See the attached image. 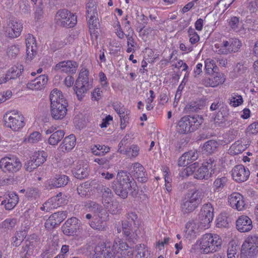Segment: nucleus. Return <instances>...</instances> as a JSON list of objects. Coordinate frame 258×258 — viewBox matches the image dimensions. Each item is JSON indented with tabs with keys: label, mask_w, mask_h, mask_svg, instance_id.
Listing matches in <instances>:
<instances>
[{
	"label": "nucleus",
	"mask_w": 258,
	"mask_h": 258,
	"mask_svg": "<svg viewBox=\"0 0 258 258\" xmlns=\"http://www.w3.org/2000/svg\"><path fill=\"white\" fill-rule=\"evenodd\" d=\"M78 67V63L76 61L69 60L62 61L57 63L55 66V70L56 71H60L66 73L73 74L76 73Z\"/></svg>",
	"instance_id": "obj_23"
},
{
	"label": "nucleus",
	"mask_w": 258,
	"mask_h": 258,
	"mask_svg": "<svg viewBox=\"0 0 258 258\" xmlns=\"http://www.w3.org/2000/svg\"><path fill=\"white\" fill-rule=\"evenodd\" d=\"M228 202L232 208L238 211L242 210L245 205L243 196L238 192L232 193L228 198Z\"/></svg>",
	"instance_id": "obj_27"
},
{
	"label": "nucleus",
	"mask_w": 258,
	"mask_h": 258,
	"mask_svg": "<svg viewBox=\"0 0 258 258\" xmlns=\"http://www.w3.org/2000/svg\"><path fill=\"white\" fill-rule=\"evenodd\" d=\"M127 220L124 222H128L131 223L133 226H138L139 225V220L137 215L135 212H130L126 214Z\"/></svg>",
	"instance_id": "obj_52"
},
{
	"label": "nucleus",
	"mask_w": 258,
	"mask_h": 258,
	"mask_svg": "<svg viewBox=\"0 0 258 258\" xmlns=\"http://www.w3.org/2000/svg\"><path fill=\"white\" fill-rule=\"evenodd\" d=\"M19 52V48L18 46L13 45L9 46L7 49V54L9 57H15Z\"/></svg>",
	"instance_id": "obj_61"
},
{
	"label": "nucleus",
	"mask_w": 258,
	"mask_h": 258,
	"mask_svg": "<svg viewBox=\"0 0 258 258\" xmlns=\"http://www.w3.org/2000/svg\"><path fill=\"white\" fill-rule=\"evenodd\" d=\"M48 81V77L45 75H40L34 80L28 82L27 87L31 90H41L44 88Z\"/></svg>",
	"instance_id": "obj_28"
},
{
	"label": "nucleus",
	"mask_w": 258,
	"mask_h": 258,
	"mask_svg": "<svg viewBox=\"0 0 258 258\" xmlns=\"http://www.w3.org/2000/svg\"><path fill=\"white\" fill-rule=\"evenodd\" d=\"M89 172L88 164L84 161H79L74 168L73 173L78 179H83L88 176Z\"/></svg>",
	"instance_id": "obj_26"
},
{
	"label": "nucleus",
	"mask_w": 258,
	"mask_h": 258,
	"mask_svg": "<svg viewBox=\"0 0 258 258\" xmlns=\"http://www.w3.org/2000/svg\"><path fill=\"white\" fill-rule=\"evenodd\" d=\"M236 227L240 232H248L252 229V220L247 216H240L236 221Z\"/></svg>",
	"instance_id": "obj_22"
},
{
	"label": "nucleus",
	"mask_w": 258,
	"mask_h": 258,
	"mask_svg": "<svg viewBox=\"0 0 258 258\" xmlns=\"http://www.w3.org/2000/svg\"><path fill=\"white\" fill-rule=\"evenodd\" d=\"M247 71V68L240 63H238L233 70L234 77L241 76L245 74Z\"/></svg>",
	"instance_id": "obj_54"
},
{
	"label": "nucleus",
	"mask_w": 258,
	"mask_h": 258,
	"mask_svg": "<svg viewBox=\"0 0 258 258\" xmlns=\"http://www.w3.org/2000/svg\"><path fill=\"white\" fill-rule=\"evenodd\" d=\"M135 172L134 176L138 179V180L145 182L147 181L146 173L144 167L139 163H135L133 164V170Z\"/></svg>",
	"instance_id": "obj_33"
},
{
	"label": "nucleus",
	"mask_w": 258,
	"mask_h": 258,
	"mask_svg": "<svg viewBox=\"0 0 258 258\" xmlns=\"http://www.w3.org/2000/svg\"><path fill=\"white\" fill-rule=\"evenodd\" d=\"M91 185L90 183L86 181L82 184H81L77 187V191L79 195L81 197H86L90 195L91 191Z\"/></svg>",
	"instance_id": "obj_44"
},
{
	"label": "nucleus",
	"mask_w": 258,
	"mask_h": 258,
	"mask_svg": "<svg viewBox=\"0 0 258 258\" xmlns=\"http://www.w3.org/2000/svg\"><path fill=\"white\" fill-rule=\"evenodd\" d=\"M184 155H186V159L189 164L196 161L199 157L197 151L195 150H190L184 153Z\"/></svg>",
	"instance_id": "obj_58"
},
{
	"label": "nucleus",
	"mask_w": 258,
	"mask_h": 258,
	"mask_svg": "<svg viewBox=\"0 0 258 258\" xmlns=\"http://www.w3.org/2000/svg\"><path fill=\"white\" fill-rule=\"evenodd\" d=\"M215 51L220 54H227L231 52H237L241 46V43L237 38H230L223 40L215 44Z\"/></svg>",
	"instance_id": "obj_8"
},
{
	"label": "nucleus",
	"mask_w": 258,
	"mask_h": 258,
	"mask_svg": "<svg viewBox=\"0 0 258 258\" xmlns=\"http://www.w3.org/2000/svg\"><path fill=\"white\" fill-rule=\"evenodd\" d=\"M204 193L201 189H193L186 193L182 198L180 204L183 214L194 212L202 203Z\"/></svg>",
	"instance_id": "obj_3"
},
{
	"label": "nucleus",
	"mask_w": 258,
	"mask_h": 258,
	"mask_svg": "<svg viewBox=\"0 0 258 258\" xmlns=\"http://www.w3.org/2000/svg\"><path fill=\"white\" fill-rule=\"evenodd\" d=\"M88 76L89 71L87 70V69L83 68L81 70L79 73V77L76 81H80L86 84H89Z\"/></svg>",
	"instance_id": "obj_57"
},
{
	"label": "nucleus",
	"mask_w": 258,
	"mask_h": 258,
	"mask_svg": "<svg viewBox=\"0 0 258 258\" xmlns=\"http://www.w3.org/2000/svg\"><path fill=\"white\" fill-rule=\"evenodd\" d=\"M202 165L206 167L209 170V172H211L212 175L214 173V170L216 166V161L212 158H210L207 159L206 162H204Z\"/></svg>",
	"instance_id": "obj_55"
},
{
	"label": "nucleus",
	"mask_w": 258,
	"mask_h": 258,
	"mask_svg": "<svg viewBox=\"0 0 258 258\" xmlns=\"http://www.w3.org/2000/svg\"><path fill=\"white\" fill-rule=\"evenodd\" d=\"M122 228L123 237L128 243L131 244L138 240L140 234L138 226H133L128 222H122Z\"/></svg>",
	"instance_id": "obj_13"
},
{
	"label": "nucleus",
	"mask_w": 258,
	"mask_h": 258,
	"mask_svg": "<svg viewBox=\"0 0 258 258\" xmlns=\"http://www.w3.org/2000/svg\"><path fill=\"white\" fill-rule=\"evenodd\" d=\"M244 150V146L237 142L231 145L229 149V153L231 155H237L242 153Z\"/></svg>",
	"instance_id": "obj_51"
},
{
	"label": "nucleus",
	"mask_w": 258,
	"mask_h": 258,
	"mask_svg": "<svg viewBox=\"0 0 258 258\" xmlns=\"http://www.w3.org/2000/svg\"><path fill=\"white\" fill-rule=\"evenodd\" d=\"M76 144V137L72 134L64 138L59 148L63 152H68L73 149Z\"/></svg>",
	"instance_id": "obj_30"
},
{
	"label": "nucleus",
	"mask_w": 258,
	"mask_h": 258,
	"mask_svg": "<svg viewBox=\"0 0 258 258\" xmlns=\"http://www.w3.org/2000/svg\"><path fill=\"white\" fill-rule=\"evenodd\" d=\"M22 167L20 159L16 156H6L0 160V169L5 173L14 174Z\"/></svg>",
	"instance_id": "obj_9"
},
{
	"label": "nucleus",
	"mask_w": 258,
	"mask_h": 258,
	"mask_svg": "<svg viewBox=\"0 0 258 258\" xmlns=\"http://www.w3.org/2000/svg\"><path fill=\"white\" fill-rule=\"evenodd\" d=\"M258 255V236L249 235L241 246V258H255Z\"/></svg>",
	"instance_id": "obj_6"
},
{
	"label": "nucleus",
	"mask_w": 258,
	"mask_h": 258,
	"mask_svg": "<svg viewBox=\"0 0 258 258\" xmlns=\"http://www.w3.org/2000/svg\"><path fill=\"white\" fill-rule=\"evenodd\" d=\"M225 81L223 74L221 73H213L210 77H205L201 81V83L206 87H216L222 84Z\"/></svg>",
	"instance_id": "obj_20"
},
{
	"label": "nucleus",
	"mask_w": 258,
	"mask_h": 258,
	"mask_svg": "<svg viewBox=\"0 0 258 258\" xmlns=\"http://www.w3.org/2000/svg\"><path fill=\"white\" fill-rule=\"evenodd\" d=\"M222 240L217 234L211 233L203 235L200 241V248L205 253L218 251L221 247Z\"/></svg>",
	"instance_id": "obj_5"
},
{
	"label": "nucleus",
	"mask_w": 258,
	"mask_h": 258,
	"mask_svg": "<svg viewBox=\"0 0 258 258\" xmlns=\"http://www.w3.org/2000/svg\"><path fill=\"white\" fill-rule=\"evenodd\" d=\"M87 18L88 24L92 28L97 27L98 23V5L96 2L90 1L86 5Z\"/></svg>",
	"instance_id": "obj_17"
},
{
	"label": "nucleus",
	"mask_w": 258,
	"mask_h": 258,
	"mask_svg": "<svg viewBox=\"0 0 258 258\" xmlns=\"http://www.w3.org/2000/svg\"><path fill=\"white\" fill-rule=\"evenodd\" d=\"M218 143L214 140H209L206 142L203 146V149L208 154L214 153L217 149Z\"/></svg>",
	"instance_id": "obj_48"
},
{
	"label": "nucleus",
	"mask_w": 258,
	"mask_h": 258,
	"mask_svg": "<svg viewBox=\"0 0 258 258\" xmlns=\"http://www.w3.org/2000/svg\"><path fill=\"white\" fill-rule=\"evenodd\" d=\"M27 58L31 60L37 54V46L33 35L28 34L26 37Z\"/></svg>",
	"instance_id": "obj_25"
},
{
	"label": "nucleus",
	"mask_w": 258,
	"mask_h": 258,
	"mask_svg": "<svg viewBox=\"0 0 258 258\" xmlns=\"http://www.w3.org/2000/svg\"><path fill=\"white\" fill-rule=\"evenodd\" d=\"M89 88V84H86L80 81H76L74 89L78 99L80 100H81Z\"/></svg>",
	"instance_id": "obj_32"
},
{
	"label": "nucleus",
	"mask_w": 258,
	"mask_h": 258,
	"mask_svg": "<svg viewBox=\"0 0 258 258\" xmlns=\"http://www.w3.org/2000/svg\"><path fill=\"white\" fill-rule=\"evenodd\" d=\"M136 258H151L150 251L144 244L137 245Z\"/></svg>",
	"instance_id": "obj_39"
},
{
	"label": "nucleus",
	"mask_w": 258,
	"mask_h": 258,
	"mask_svg": "<svg viewBox=\"0 0 258 258\" xmlns=\"http://www.w3.org/2000/svg\"><path fill=\"white\" fill-rule=\"evenodd\" d=\"M100 190L102 192V204L104 206L108 207V204L113 197V192L109 188L104 186H102Z\"/></svg>",
	"instance_id": "obj_37"
},
{
	"label": "nucleus",
	"mask_w": 258,
	"mask_h": 258,
	"mask_svg": "<svg viewBox=\"0 0 258 258\" xmlns=\"http://www.w3.org/2000/svg\"><path fill=\"white\" fill-rule=\"evenodd\" d=\"M24 167L27 171L30 172L34 169H36L38 166L35 163V162L31 159V157H30V159L25 163Z\"/></svg>",
	"instance_id": "obj_62"
},
{
	"label": "nucleus",
	"mask_w": 258,
	"mask_h": 258,
	"mask_svg": "<svg viewBox=\"0 0 258 258\" xmlns=\"http://www.w3.org/2000/svg\"><path fill=\"white\" fill-rule=\"evenodd\" d=\"M41 135L38 132H34L30 134L29 136L28 141L30 143H36L41 140Z\"/></svg>",
	"instance_id": "obj_63"
},
{
	"label": "nucleus",
	"mask_w": 258,
	"mask_h": 258,
	"mask_svg": "<svg viewBox=\"0 0 258 258\" xmlns=\"http://www.w3.org/2000/svg\"><path fill=\"white\" fill-rule=\"evenodd\" d=\"M50 112L52 117L55 120L62 119L66 115L68 102L62 92L53 89L49 95Z\"/></svg>",
	"instance_id": "obj_2"
},
{
	"label": "nucleus",
	"mask_w": 258,
	"mask_h": 258,
	"mask_svg": "<svg viewBox=\"0 0 258 258\" xmlns=\"http://www.w3.org/2000/svg\"><path fill=\"white\" fill-rule=\"evenodd\" d=\"M229 26L235 32L242 36L245 35L247 29L244 27L242 23L239 22V18L237 17H231L228 22Z\"/></svg>",
	"instance_id": "obj_29"
},
{
	"label": "nucleus",
	"mask_w": 258,
	"mask_h": 258,
	"mask_svg": "<svg viewBox=\"0 0 258 258\" xmlns=\"http://www.w3.org/2000/svg\"><path fill=\"white\" fill-rule=\"evenodd\" d=\"M107 220L93 218V219L89 223L91 227L99 231H104L107 228Z\"/></svg>",
	"instance_id": "obj_36"
},
{
	"label": "nucleus",
	"mask_w": 258,
	"mask_h": 258,
	"mask_svg": "<svg viewBox=\"0 0 258 258\" xmlns=\"http://www.w3.org/2000/svg\"><path fill=\"white\" fill-rule=\"evenodd\" d=\"M227 253L228 258H237L238 254L237 253V246L233 244L229 246Z\"/></svg>",
	"instance_id": "obj_59"
},
{
	"label": "nucleus",
	"mask_w": 258,
	"mask_h": 258,
	"mask_svg": "<svg viewBox=\"0 0 258 258\" xmlns=\"http://www.w3.org/2000/svg\"><path fill=\"white\" fill-rule=\"evenodd\" d=\"M54 209L67 204V200L62 197V193L59 192L55 197L50 199Z\"/></svg>",
	"instance_id": "obj_46"
},
{
	"label": "nucleus",
	"mask_w": 258,
	"mask_h": 258,
	"mask_svg": "<svg viewBox=\"0 0 258 258\" xmlns=\"http://www.w3.org/2000/svg\"><path fill=\"white\" fill-rule=\"evenodd\" d=\"M23 71V67L22 65L14 66L8 71L7 75L10 80L15 79L21 75Z\"/></svg>",
	"instance_id": "obj_43"
},
{
	"label": "nucleus",
	"mask_w": 258,
	"mask_h": 258,
	"mask_svg": "<svg viewBox=\"0 0 258 258\" xmlns=\"http://www.w3.org/2000/svg\"><path fill=\"white\" fill-rule=\"evenodd\" d=\"M188 176L193 174L195 178L198 179H208L212 175L211 172H209L203 165L199 167V163L195 162L185 168Z\"/></svg>",
	"instance_id": "obj_14"
},
{
	"label": "nucleus",
	"mask_w": 258,
	"mask_h": 258,
	"mask_svg": "<svg viewBox=\"0 0 258 258\" xmlns=\"http://www.w3.org/2000/svg\"><path fill=\"white\" fill-rule=\"evenodd\" d=\"M26 196L29 198L36 199L39 196V191L38 188L30 187L27 189Z\"/></svg>",
	"instance_id": "obj_60"
},
{
	"label": "nucleus",
	"mask_w": 258,
	"mask_h": 258,
	"mask_svg": "<svg viewBox=\"0 0 258 258\" xmlns=\"http://www.w3.org/2000/svg\"><path fill=\"white\" fill-rule=\"evenodd\" d=\"M211 111H218L214 118L215 123L217 125L225 122L228 115V109L223 102L219 100L215 101L210 106Z\"/></svg>",
	"instance_id": "obj_10"
},
{
	"label": "nucleus",
	"mask_w": 258,
	"mask_h": 258,
	"mask_svg": "<svg viewBox=\"0 0 258 258\" xmlns=\"http://www.w3.org/2000/svg\"><path fill=\"white\" fill-rule=\"evenodd\" d=\"M114 250L111 243L98 245L95 247L92 258H114L116 255Z\"/></svg>",
	"instance_id": "obj_16"
},
{
	"label": "nucleus",
	"mask_w": 258,
	"mask_h": 258,
	"mask_svg": "<svg viewBox=\"0 0 258 258\" xmlns=\"http://www.w3.org/2000/svg\"><path fill=\"white\" fill-rule=\"evenodd\" d=\"M233 179L238 182L246 181L250 175L249 169L242 165H237L234 167L232 171Z\"/></svg>",
	"instance_id": "obj_18"
},
{
	"label": "nucleus",
	"mask_w": 258,
	"mask_h": 258,
	"mask_svg": "<svg viewBox=\"0 0 258 258\" xmlns=\"http://www.w3.org/2000/svg\"><path fill=\"white\" fill-rule=\"evenodd\" d=\"M80 221L76 217L68 219L61 228L64 234L68 236L73 235L79 229Z\"/></svg>",
	"instance_id": "obj_19"
},
{
	"label": "nucleus",
	"mask_w": 258,
	"mask_h": 258,
	"mask_svg": "<svg viewBox=\"0 0 258 258\" xmlns=\"http://www.w3.org/2000/svg\"><path fill=\"white\" fill-rule=\"evenodd\" d=\"M111 246L114 250L115 255L119 252V250L121 251L122 252L120 253L121 256L125 254V251H124L130 247L126 242L119 238L115 239L113 243H111Z\"/></svg>",
	"instance_id": "obj_34"
},
{
	"label": "nucleus",
	"mask_w": 258,
	"mask_h": 258,
	"mask_svg": "<svg viewBox=\"0 0 258 258\" xmlns=\"http://www.w3.org/2000/svg\"><path fill=\"white\" fill-rule=\"evenodd\" d=\"M229 100V104L233 107L238 106L243 103V99L241 96L236 93H233L231 95Z\"/></svg>",
	"instance_id": "obj_50"
},
{
	"label": "nucleus",
	"mask_w": 258,
	"mask_h": 258,
	"mask_svg": "<svg viewBox=\"0 0 258 258\" xmlns=\"http://www.w3.org/2000/svg\"><path fill=\"white\" fill-rule=\"evenodd\" d=\"M214 217V208L210 203L204 204L199 214V220L202 228H208Z\"/></svg>",
	"instance_id": "obj_15"
},
{
	"label": "nucleus",
	"mask_w": 258,
	"mask_h": 258,
	"mask_svg": "<svg viewBox=\"0 0 258 258\" xmlns=\"http://www.w3.org/2000/svg\"><path fill=\"white\" fill-rule=\"evenodd\" d=\"M134 183V179L129 173L120 170L117 174L116 181L113 183L112 188L115 194L122 199H124L127 197L128 190H131V195L135 197L138 191L135 189Z\"/></svg>",
	"instance_id": "obj_1"
},
{
	"label": "nucleus",
	"mask_w": 258,
	"mask_h": 258,
	"mask_svg": "<svg viewBox=\"0 0 258 258\" xmlns=\"http://www.w3.org/2000/svg\"><path fill=\"white\" fill-rule=\"evenodd\" d=\"M38 166L42 164L46 160L47 154L43 151L35 152L31 157Z\"/></svg>",
	"instance_id": "obj_42"
},
{
	"label": "nucleus",
	"mask_w": 258,
	"mask_h": 258,
	"mask_svg": "<svg viewBox=\"0 0 258 258\" xmlns=\"http://www.w3.org/2000/svg\"><path fill=\"white\" fill-rule=\"evenodd\" d=\"M202 122V118L199 115H185L180 118L176 126L180 134H186L197 130Z\"/></svg>",
	"instance_id": "obj_4"
},
{
	"label": "nucleus",
	"mask_w": 258,
	"mask_h": 258,
	"mask_svg": "<svg viewBox=\"0 0 258 258\" xmlns=\"http://www.w3.org/2000/svg\"><path fill=\"white\" fill-rule=\"evenodd\" d=\"M36 241H27L25 244L22 247L20 253H24V254L30 256L33 255L36 248Z\"/></svg>",
	"instance_id": "obj_38"
},
{
	"label": "nucleus",
	"mask_w": 258,
	"mask_h": 258,
	"mask_svg": "<svg viewBox=\"0 0 258 258\" xmlns=\"http://www.w3.org/2000/svg\"><path fill=\"white\" fill-rule=\"evenodd\" d=\"M6 199L2 201V205H5L6 209L8 210L13 209L19 201L18 196L14 192L10 193Z\"/></svg>",
	"instance_id": "obj_35"
},
{
	"label": "nucleus",
	"mask_w": 258,
	"mask_h": 258,
	"mask_svg": "<svg viewBox=\"0 0 258 258\" xmlns=\"http://www.w3.org/2000/svg\"><path fill=\"white\" fill-rule=\"evenodd\" d=\"M90 211L93 214V218L105 220H109V214L103 207L94 202H90L88 204Z\"/></svg>",
	"instance_id": "obj_21"
},
{
	"label": "nucleus",
	"mask_w": 258,
	"mask_h": 258,
	"mask_svg": "<svg viewBox=\"0 0 258 258\" xmlns=\"http://www.w3.org/2000/svg\"><path fill=\"white\" fill-rule=\"evenodd\" d=\"M23 30V24L15 18H9L7 20L5 28V32L7 36L11 38L19 37Z\"/></svg>",
	"instance_id": "obj_12"
},
{
	"label": "nucleus",
	"mask_w": 258,
	"mask_h": 258,
	"mask_svg": "<svg viewBox=\"0 0 258 258\" xmlns=\"http://www.w3.org/2000/svg\"><path fill=\"white\" fill-rule=\"evenodd\" d=\"M17 220L16 218H7L0 223V229L5 231L12 230L16 226Z\"/></svg>",
	"instance_id": "obj_41"
},
{
	"label": "nucleus",
	"mask_w": 258,
	"mask_h": 258,
	"mask_svg": "<svg viewBox=\"0 0 258 258\" xmlns=\"http://www.w3.org/2000/svg\"><path fill=\"white\" fill-rule=\"evenodd\" d=\"M228 179L225 176L217 178L213 182V188L215 192L221 191L226 186Z\"/></svg>",
	"instance_id": "obj_40"
},
{
	"label": "nucleus",
	"mask_w": 258,
	"mask_h": 258,
	"mask_svg": "<svg viewBox=\"0 0 258 258\" xmlns=\"http://www.w3.org/2000/svg\"><path fill=\"white\" fill-rule=\"evenodd\" d=\"M104 207L107 209L108 211L112 214H117L119 213L121 209L120 205L119 202L116 201H111L109 202L108 207Z\"/></svg>",
	"instance_id": "obj_49"
},
{
	"label": "nucleus",
	"mask_w": 258,
	"mask_h": 258,
	"mask_svg": "<svg viewBox=\"0 0 258 258\" xmlns=\"http://www.w3.org/2000/svg\"><path fill=\"white\" fill-rule=\"evenodd\" d=\"M205 68L206 72L209 74L218 73V68L214 60L207 58L205 61Z\"/></svg>",
	"instance_id": "obj_45"
},
{
	"label": "nucleus",
	"mask_w": 258,
	"mask_h": 258,
	"mask_svg": "<svg viewBox=\"0 0 258 258\" xmlns=\"http://www.w3.org/2000/svg\"><path fill=\"white\" fill-rule=\"evenodd\" d=\"M185 232L187 235H189L191 237L195 236L196 233L198 231L196 224L195 222H188L186 223Z\"/></svg>",
	"instance_id": "obj_53"
},
{
	"label": "nucleus",
	"mask_w": 258,
	"mask_h": 258,
	"mask_svg": "<svg viewBox=\"0 0 258 258\" xmlns=\"http://www.w3.org/2000/svg\"><path fill=\"white\" fill-rule=\"evenodd\" d=\"M113 106L114 109L120 117L121 128H124L125 125L123 124V121L125 122L126 120L127 119V115L129 114L130 111L126 109L121 103H116L113 104Z\"/></svg>",
	"instance_id": "obj_31"
},
{
	"label": "nucleus",
	"mask_w": 258,
	"mask_h": 258,
	"mask_svg": "<svg viewBox=\"0 0 258 258\" xmlns=\"http://www.w3.org/2000/svg\"><path fill=\"white\" fill-rule=\"evenodd\" d=\"M55 20L58 25L64 27H73L77 23V16L66 9L58 11Z\"/></svg>",
	"instance_id": "obj_11"
},
{
	"label": "nucleus",
	"mask_w": 258,
	"mask_h": 258,
	"mask_svg": "<svg viewBox=\"0 0 258 258\" xmlns=\"http://www.w3.org/2000/svg\"><path fill=\"white\" fill-rule=\"evenodd\" d=\"M110 148L105 146L100 145H94L91 148L92 152L96 156H103L105 153L109 152Z\"/></svg>",
	"instance_id": "obj_47"
},
{
	"label": "nucleus",
	"mask_w": 258,
	"mask_h": 258,
	"mask_svg": "<svg viewBox=\"0 0 258 258\" xmlns=\"http://www.w3.org/2000/svg\"><path fill=\"white\" fill-rule=\"evenodd\" d=\"M168 168L167 167L164 168L163 172L165 173V188L168 192H170L172 191V185L171 184V179L168 173Z\"/></svg>",
	"instance_id": "obj_56"
},
{
	"label": "nucleus",
	"mask_w": 258,
	"mask_h": 258,
	"mask_svg": "<svg viewBox=\"0 0 258 258\" xmlns=\"http://www.w3.org/2000/svg\"><path fill=\"white\" fill-rule=\"evenodd\" d=\"M55 253V249H51L48 246H47L45 249L41 254V258H51Z\"/></svg>",
	"instance_id": "obj_64"
},
{
	"label": "nucleus",
	"mask_w": 258,
	"mask_h": 258,
	"mask_svg": "<svg viewBox=\"0 0 258 258\" xmlns=\"http://www.w3.org/2000/svg\"><path fill=\"white\" fill-rule=\"evenodd\" d=\"M4 118L5 126L15 132L22 128L25 124L24 116L17 111L7 113Z\"/></svg>",
	"instance_id": "obj_7"
},
{
	"label": "nucleus",
	"mask_w": 258,
	"mask_h": 258,
	"mask_svg": "<svg viewBox=\"0 0 258 258\" xmlns=\"http://www.w3.org/2000/svg\"><path fill=\"white\" fill-rule=\"evenodd\" d=\"M56 127L51 126L45 131L46 135L51 134L48 140L49 144L51 145L55 146L57 145L64 136V132L63 130L56 131Z\"/></svg>",
	"instance_id": "obj_24"
}]
</instances>
